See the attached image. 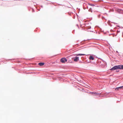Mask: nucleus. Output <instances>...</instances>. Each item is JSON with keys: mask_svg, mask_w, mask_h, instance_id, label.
Returning a JSON list of instances; mask_svg holds the SVG:
<instances>
[{"mask_svg": "<svg viewBox=\"0 0 123 123\" xmlns=\"http://www.w3.org/2000/svg\"><path fill=\"white\" fill-rule=\"evenodd\" d=\"M90 93L92 94H98V93L96 92H91Z\"/></svg>", "mask_w": 123, "mask_h": 123, "instance_id": "nucleus-5", "label": "nucleus"}, {"mask_svg": "<svg viewBox=\"0 0 123 123\" xmlns=\"http://www.w3.org/2000/svg\"><path fill=\"white\" fill-rule=\"evenodd\" d=\"M67 61V60L65 58H62L61 60V62L62 63H64L65 62H66Z\"/></svg>", "mask_w": 123, "mask_h": 123, "instance_id": "nucleus-3", "label": "nucleus"}, {"mask_svg": "<svg viewBox=\"0 0 123 123\" xmlns=\"http://www.w3.org/2000/svg\"><path fill=\"white\" fill-rule=\"evenodd\" d=\"M119 55L121 56H123V54L122 53H120V54L119 53Z\"/></svg>", "mask_w": 123, "mask_h": 123, "instance_id": "nucleus-10", "label": "nucleus"}, {"mask_svg": "<svg viewBox=\"0 0 123 123\" xmlns=\"http://www.w3.org/2000/svg\"><path fill=\"white\" fill-rule=\"evenodd\" d=\"M44 63L43 62H40L38 63V65L40 66H42L44 65Z\"/></svg>", "mask_w": 123, "mask_h": 123, "instance_id": "nucleus-4", "label": "nucleus"}, {"mask_svg": "<svg viewBox=\"0 0 123 123\" xmlns=\"http://www.w3.org/2000/svg\"><path fill=\"white\" fill-rule=\"evenodd\" d=\"M74 61L76 62L78 61L79 60V57L77 56L75 57L74 58H73Z\"/></svg>", "mask_w": 123, "mask_h": 123, "instance_id": "nucleus-2", "label": "nucleus"}, {"mask_svg": "<svg viewBox=\"0 0 123 123\" xmlns=\"http://www.w3.org/2000/svg\"><path fill=\"white\" fill-rule=\"evenodd\" d=\"M89 59L90 60H93L94 59V58L92 56H90Z\"/></svg>", "mask_w": 123, "mask_h": 123, "instance_id": "nucleus-7", "label": "nucleus"}, {"mask_svg": "<svg viewBox=\"0 0 123 123\" xmlns=\"http://www.w3.org/2000/svg\"><path fill=\"white\" fill-rule=\"evenodd\" d=\"M117 69H123V65L115 66L110 69L111 70H114Z\"/></svg>", "mask_w": 123, "mask_h": 123, "instance_id": "nucleus-1", "label": "nucleus"}, {"mask_svg": "<svg viewBox=\"0 0 123 123\" xmlns=\"http://www.w3.org/2000/svg\"><path fill=\"white\" fill-rule=\"evenodd\" d=\"M89 11L91 12H92V8H90L89 9Z\"/></svg>", "mask_w": 123, "mask_h": 123, "instance_id": "nucleus-9", "label": "nucleus"}, {"mask_svg": "<svg viewBox=\"0 0 123 123\" xmlns=\"http://www.w3.org/2000/svg\"><path fill=\"white\" fill-rule=\"evenodd\" d=\"M122 88H123V86L121 87H118L117 88H116L115 90H118V89L119 88L121 89Z\"/></svg>", "mask_w": 123, "mask_h": 123, "instance_id": "nucleus-8", "label": "nucleus"}, {"mask_svg": "<svg viewBox=\"0 0 123 123\" xmlns=\"http://www.w3.org/2000/svg\"><path fill=\"white\" fill-rule=\"evenodd\" d=\"M88 4L89 5H90V6H94V5H93V4H89H89Z\"/></svg>", "mask_w": 123, "mask_h": 123, "instance_id": "nucleus-11", "label": "nucleus"}, {"mask_svg": "<svg viewBox=\"0 0 123 123\" xmlns=\"http://www.w3.org/2000/svg\"><path fill=\"white\" fill-rule=\"evenodd\" d=\"M85 55L84 54H76V55L77 56H81V55Z\"/></svg>", "mask_w": 123, "mask_h": 123, "instance_id": "nucleus-6", "label": "nucleus"}]
</instances>
